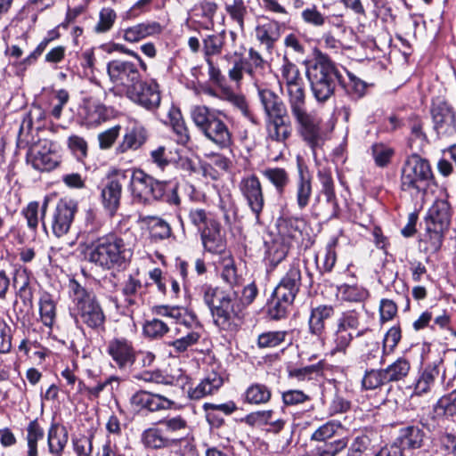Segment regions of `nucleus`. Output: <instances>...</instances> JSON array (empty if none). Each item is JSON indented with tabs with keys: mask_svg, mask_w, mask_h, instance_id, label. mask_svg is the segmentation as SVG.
<instances>
[{
	"mask_svg": "<svg viewBox=\"0 0 456 456\" xmlns=\"http://www.w3.org/2000/svg\"><path fill=\"white\" fill-rule=\"evenodd\" d=\"M313 56L305 62V75L314 97L325 102L334 94L337 84L342 83V75L330 58L318 48L314 49Z\"/></svg>",
	"mask_w": 456,
	"mask_h": 456,
	"instance_id": "f257e3e1",
	"label": "nucleus"
},
{
	"mask_svg": "<svg viewBox=\"0 0 456 456\" xmlns=\"http://www.w3.org/2000/svg\"><path fill=\"white\" fill-rule=\"evenodd\" d=\"M291 115L297 133L314 152L322 144L320 119L306 108L304 83L286 89Z\"/></svg>",
	"mask_w": 456,
	"mask_h": 456,
	"instance_id": "f03ea898",
	"label": "nucleus"
},
{
	"mask_svg": "<svg viewBox=\"0 0 456 456\" xmlns=\"http://www.w3.org/2000/svg\"><path fill=\"white\" fill-rule=\"evenodd\" d=\"M132 255L131 248L115 233L98 238L85 251L86 259L103 270L123 266L129 262Z\"/></svg>",
	"mask_w": 456,
	"mask_h": 456,
	"instance_id": "7ed1b4c3",
	"label": "nucleus"
},
{
	"mask_svg": "<svg viewBox=\"0 0 456 456\" xmlns=\"http://www.w3.org/2000/svg\"><path fill=\"white\" fill-rule=\"evenodd\" d=\"M203 300L210 310L214 322L222 330H230L234 318L240 317L242 307L236 300V293H229L217 287L205 285Z\"/></svg>",
	"mask_w": 456,
	"mask_h": 456,
	"instance_id": "20e7f679",
	"label": "nucleus"
},
{
	"mask_svg": "<svg viewBox=\"0 0 456 456\" xmlns=\"http://www.w3.org/2000/svg\"><path fill=\"white\" fill-rule=\"evenodd\" d=\"M69 290L74 303L73 314L88 328L104 330L105 314L95 295L76 281H70Z\"/></svg>",
	"mask_w": 456,
	"mask_h": 456,
	"instance_id": "39448f33",
	"label": "nucleus"
},
{
	"mask_svg": "<svg viewBox=\"0 0 456 456\" xmlns=\"http://www.w3.org/2000/svg\"><path fill=\"white\" fill-rule=\"evenodd\" d=\"M433 183L434 175L429 162L418 154L409 156L401 169V190L417 197L424 194Z\"/></svg>",
	"mask_w": 456,
	"mask_h": 456,
	"instance_id": "423d86ee",
	"label": "nucleus"
},
{
	"mask_svg": "<svg viewBox=\"0 0 456 456\" xmlns=\"http://www.w3.org/2000/svg\"><path fill=\"white\" fill-rule=\"evenodd\" d=\"M189 223L200 234L203 247L211 253H222L225 241L221 234V224L215 216L205 208L194 207L188 210Z\"/></svg>",
	"mask_w": 456,
	"mask_h": 456,
	"instance_id": "0eeeda50",
	"label": "nucleus"
},
{
	"mask_svg": "<svg viewBox=\"0 0 456 456\" xmlns=\"http://www.w3.org/2000/svg\"><path fill=\"white\" fill-rule=\"evenodd\" d=\"M107 74L112 83V90L126 93L140 78L137 64L125 60H113L107 64Z\"/></svg>",
	"mask_w": 456,
	"mask_h": 456,
	"instance_id": "6e6552de",
	"label": "nucleus"
},
{
	"mask_svg": "<svg viewBox=\"0 0 456 456\" xmlns=\"http://www.w3.org/2000/svg\"><path fill=\"white\" fill-rule=\"evenodd\" d=\"M431 116L438 137L450 139L456 134V110L449 102L441 99L434 101Z\"/></svg>",
	"mask_w": 456,
	"mask_h": 456,
	"instance_id": "1a4fd4ad",
	"label": "nucleus"
},
{
	"mask_svg": "<svg viewBox=\"0 0 456 456\" xmlns=\"http://www.w3.org/2000/svg\"><path fill=\"white\" fill-rule=\"evenodd\" d=\"M52 142L40 139L33 143L28 152L27 160L32 167L41 172L54 169L61 162L60 156L52 149Z\"/></svg>",
	"mask_w": 456,
	"mask_h": 456,
	"instance_id": "9d476101",
	"label": "nucleus"
},
{
	"mask_svg": "<svg viewBox=\"0 0 456 456\" xmlns=\"http://www.w3.org/2000/svg\"><path fill=\"white\" fill-rule=\"evenodd\" d=\"M125 94L130 101L150 111L157 110L161 102L158 84L154 81L148 83L141 78L126 89Z\"/></svg>",
	"mask_w": 456,
	"mask_h": 456,
	"instance_id": "9b49d317",
	"label": "nucleus"
},
{
	"mask_svg": "<svg viewBox=\"0 0 456 456\" xmlns=\"http://www.w3.org/2000/svg\"><path fill=\"white\" fill-rule=\"evenodd\" d=\"M239 190L254 214L256 222L260 224V215L265 200L259 178L254 174L242 177L239 183Z\"/></svg>",
	"mask_w": 456,
	"mask_h": 456,
	"instance_id": "f8f14e48",
	"label": "nucleus"
},
{
	"mask_svg": "<svg viewBox=\"0 0 456 456\" xmlns=\"http://www.w3.org/2000/svg\"><path fill=\"white\" fill-rule=\"evenodd\" d=\"M77 210V203L72 200L61 199L50 217V226L54 236L61 238L67 234Z\"/></svg>",
	"mask_w": 456,
	"mask_h": 456,
	"instance_id": "ddd939ff",
	"label": "nucleus"
},
{
	"mask_svg": "<svg viewBox=\"0 0 456 456\" xmlns=\"http://www.w3.org/2000/svg\"><path fill=\"white\" fill-rule=\"evenodd\" d=\"M126 182V172L117 171L109 178L108 182L102 189L101 197L102 206L111 216H113L119 208L123 185Z\"/></svg>",
	"mask_w": 456,
	"mask_h": 456,
	"instance_id": "4468645a",
	"label": "nucleus"
},
{
	"mask_svg": "<svg viewBox=\"0 0 456 456\" xmlns=\"http://www.w3.org/2000/svg\"><path fill=\"white\" fill-rule=\"evenodd\" d=\"M107 354L119 370L131 367L136 359L133 343L125 338H114L107 344Z\"/></svg>",
	"mask_w": 456,
	"mask_h": 456,
	"instance_id": "2eb2a0df",
	"label": "nucleus"
},
{
	"mask_svg": "<svg viewBox=\"0 0 456 456\" xmlns=\"http://www.w3.org/2000/svg\"><path fill=\"white\" fill-rule=\"evenodd\" d=\"M301 287V272L292 265L276 286L273 295L285 303H293Z\"/></svg>",
	"mask_w": 456,
	"mask_h": 456,
	"instance_id": "dca6fc26",
	"label": "nucleus"
},
{
	"mask_svg": "<svg viewBox=\"0 0 456 456\" xmlns=\"http://www.w3.org/2000/svg\"><path fill=\"white\" fill-rule=\"evenodd\" d=\"M130 403L138 410L145 409L151 412L169 410L175 405V402L167 397L142 390L134 394L130 398Z\"/></svg>",
	"mask_w": 456,
	"mask_h": 456,
	"instance_id": "f3484780",
	"label": "nucleus"
},
{
	"mask_svg": "<svg viewBox=\"0 0 456 456\" xmlns=\"http://www.w3.org/2000/svg\"><path fill=\"white\" fill-rule=\"evenodd\" d=\"M312 194V176L307 167L298 160L297 177L294 188V196L298 209L303 210L309 205Z\"/></svg>",
	"mask_w": 456,
	"mask_h": 456,
	"instance_id": "a211bd4d",
	"label": "nucleus"
},
{
	"mask_svg": "<svg viewBox=\"0 0 456 456\" xmlns=\"http://www.w3.org/2000/svg\"><path fill=\"white\" fill-rule=\"evenodd\" d=\"M265 128L268 139L277 142H285L292 133L289 114L265 118Z\"/></svg>",
	"mask_w": 456,
	"mask_h": 456,
	"instance_id": "6ab92c4d",
	"label": "nucleus"
},
{
	"mask_svg": "<svg viewBox=\"0 0 456 456\" xmlns=\"http://www.w3.org/2000/svg\"><path fill=\"white\" fill-rule=\"evenodd\" d=\"M141 441L145 448L151 450L171 448L177 444L176 438L167 436L160 428L145 429L142 433Z\"/></svg>",
	"mask_w": 456,
	"mask_h": 456,
	"instance_id": "aec40b11",
	"label": "nucleus"
},
{
	"mask_svg": "<svg viewBox=\"0 0 456 456\" xmlns=\"http://www.w3.org/2000/svg\"><path fill=\"white\" fill-rule=\"evenodd\" d=\"M442 362L443 360H440L438 362L425 367L414 384L412 395L421 396L432 391L436 379L440 375V364Z\"/></svg>",
	"mask_w": 456,
	"mask_h": 456,
	"instance_id": "412c9836",
	"label": "nucleus"
},
{
	"mask_svg": "<svg viewBox=\"0 0 456 456\" xmlns=\"http://www.w3.org/2000/svg\"><path fill=\"white\" fill-rule=\"evenodd\" d=\"M258 96L266 116L265 118L288 114L285 103L280 96L272 90L258 88Z\"/></svg>",
	"mask_w": 456,
	"mask_h": 456,
	"instance_id": "4be33fe9",
	"label": "nucleus"
},
{
	"mask_svg": "<svg viewBox=\"0 0 456 456\" xmlns=\"http://www.w3.org/2000/svg\"><path fill=\"white\" fill-rule=\"evenodd\" d=\"M147 138L146 129L141 126H134L124 134L121 142L116 148V153L122 154L130 150H138L145 143Z\"/></svg>",
	"mask_w": 456,
	"mask_h": 456,
	"instance_id": "5701e85b",
	"label": "nucleus"
},
{
	"mask_svg": "<svg viewBox=\"0 0 456 456\" xmlns=\"http://www.w3.org/2000/svg\"><path fill=\"white\" fill-rule=\"evenodd\" d=\"M223 378L218 373L210 372L195 387L189 390V396L191 399L199 400L213 395L223 386Z\"/></svg>",
	"mask_w": 456,
	"mask_h": 456,
	"instance_id": "b1692460",
	"label": "nucleus"
},
{
	"mask_svg": "<svg viewBox=\"0 0 456 456\" xmlns=\"http://www.w3.org/2000/svg\"><path fill=\"white\" fill-rule=\"evenodd\" d=\"M332 305H320L311 310L308 320L309 330L312 334L321 336L325 330V322L334 315Z\"/></svg>",
	"mask_w": 456,
	"mask_h": 456,
	"instance_id": "393cba45",
	"label": "nucleus"
},
{
	"mask_svg": "<svg viewBox=\"0 0 456 456\" xmlns=\"http://www.w3.org/2000/svg\"><path fill=\"white\" fill-rule=\"evenodd\" d=\"M161 26L159 22H142L129 27L123 31V38L129 43H136L145 37L159 34Z\"/></svg>",
	"mask_w": 456,
	"mask_h": 456,
	"instance_id": "a878e982",
	"label": "nucleus"
},
{
	"mask_svg": "<svg viewBox=\"0 0 456 456\" xmlns=\"http://www.w3.org/2000/svg\"><path fill=\"white\" fill-rule=\"evenodd\" d=\"M204 135L220 149L227 148L232 144V134L220 117L212 123Z\"/></svg>",
	"mask_w": 456,
	"mask_h": 456,
	"instance_id": "bb28decb",
	"label": "nucleus"
},
{
	"mask_svg": "<svg viewBox=\"0 0 456 456\" xmlns=\"http://www.w3.org/2000/svg\"><path fill=\"white\" fill-rule=\"evenodd\" d=\"M221 260L219 262L220 275L224 282L230 287L234 288L242 283V277L238 273L235 263L231 254L225 252L224 249L222 253Z\"/></svg>",
	"mask_w": 456,
	"mask_h": 456,
	"instance_id": "cd10ccee",
	"label": "nucleus"
},
{
	"mask_svg": "<svg viewBox=\"0 0 456 456\" xmlns=\"http://www.w3.org/2000/svg\"><path fill=\"white\" fill-rule=\"evenodd\" d=\"M451 221V207L447 200H436L428 211L426 223L448 229Z\"/></svg>",
	"mask_w": 456,
	"mask_h": 456,
	"instance_id": "c85d7f7f",
	"label": "nucleus"
},
{
	"mask_svg": "<svg viewBox=\"0 0 456 456\" xmlns=\"http://www.w3.org/2000/svg\"><path fill=\"white\" fill-rule=\"evenodd\" d=\"M190 114L192 122L203 134L219 117L218 112L205 105L192 106Z\"/></svg>",
	"mask_w": 456,
	"mask_h": 456,
	"instance_id": "c756f323",
	"label": "nucleus"
},
{
	"mask_svg": "<svg viewBox=\"0 0 456 456\" xmlns=\"http://www.w3.org/2000/svg\"><path fill=\"white\" fill-rule=\"evenodd\" d=\"M128 181L130 183L131 191L134 198L141 202L147 203L151 176L142 170H136L133 173Z\"/></svg>",
	"mask_w": 456,
	"mask_h": 456,
	"instance_id": "7c9ffc66",
	"label": "nucleus"
},
{
	"mask_svg": "<svg viewBox=\"0 0 456 456\" xmlns=\"http://www.w3.org/2000/svg\"><path fill=\"white\" fill-rule=\"evenodd\" d=\"M423 439L424 433L419 427L408 426L400 429L397 442L402 451H403L405 448H420L423 444Z\"/></svg>",
	"mask_w": 456,
	"mask_h": 456,
	"instance_id": "2f4dec72",
	"label": "nucleus"
},
{
	"mask_svg": "<svg viewBox=\"0 0 456 456\" xmlns=\"http://www.w3.org/2000/svg\"><path fill=\"white\" fill-rule=\"evenodd\" d=\"M68 432L64 427L53 424L47 435V444L50 453L61 456L68 443Z\"/></svg>",
	"mask_w": 456,
	"mask_h": 456,
	"instance_id": "473e14b6",
	"label": "nucleus"
},
{
	"mask_svg": "<svg viewBox=\"0 0 456 456\" xmlns=\"http://www.w3.org/2000/svg\"><path fill=\"white\" fill-rule=\"evenodd\" d=\"M256 37L267 49H272L281 37L280 26L275 21L258 24L256 28Z\"/></svg>",
	"mask_w": 456,
	"mask_h": 456,
	"instance_id": "72a5a7b5",
	"label": "nucleus"
},
{
	"mask_svg": "<svg viewBox=\"0 0 456 456\" xmlns=\"http://www.w3.org/2000/svg\"><path fill=\"white\" fill-rule=\"evenodd\" d=\"M39 314L42 323L52 329L57 317L56 302L48 293H44L39 298Z\"/></svg>",
	"mask_w": 456,
	"mask_h": 456,
	"instance_id": "f704fd0d",
	"label": "nucleus"
},
{
	"mask_svg": "<svg viewBox=\"0 0 456 456\" xmlns=\"http://www.w3.org/2000/svg\"><path fill=\"white\" fill-rule=\"evenodd\" d=\"M436 418H450L456 416V388L441 396L433 405Z\"/></svg>",
	"mask_w": 456,
	"mask_h": 456,
	"instance_id": "c9c22d12",
	"label": "nucleus"
},
{
	"mask_svg": "<svg viewBox=\"0 0 456 456\" xmlns=\"http://www.w3.org/2000/svg\"><path fill=\"white\" fill-rule=\"evenodd\" d=\"M360 313L354 310L344 312L338 318L336 328L342 331L351 333L352 335L356 332V337H361L364 334V330H358L360 327Z\"/></svg>",
	"mask_w": 456,
	"mask_h": 456,
	"instance_id": "e433bc0d",
	"label": "nucleus"
},
{
	"mask_svg": "<svg viewBox=\"0 0 456 456\" xmlns=\"http://www.w3.org/2000/svg\"><path fill=\"white\" fill-rule=\"evenodd\" d=\"M447 229L426 223V232L422 241L426 244L425 250L436 252L442 246L444 232Z\"/></svg>",
	"mask_w": 456,
	"mask_h": 456,
	"instance_id": "4c0bfd02",
	"label": "nucleus"
},
{
	"mask_svg": "<svg viewBox=\"0 0 456 456\" xmlns=\"http://www.w3.org/2000/svg\"><path fill=\"white\" fill-rule=\"evenodd\" d=\"M146 220L153 240H163L171 237L172 228L167 221L158 216H148Z\"/></svg>",
	"mask_w": 456,
	"mask_h": 456,
	"instance_id": "58836bf2",
	"label": "nucleus"
},
{
	"mask_svg": "<svg viewBox=\"0 0 456 456\" xmlns=\"http://www.w3.org/2000/svg\"><path fill=\"white\" fill-rule=\"evenodd\" d=\"M387 383L403 379L411 370V363L405 358H398L395 362L383 369Z\"/></svg>",
	"mask_w": 456,
	"mask_h": 456,
	"instance_id": "ea45409f",
	"label": "nucleus"
},
{
	"mask_svg": "<svg viewBox=\"0 0 456 456\" xmlns=\"http://www.w3.org/2000/svg\"><path fill=\"white\" fill-rule=\"evenodd\" d=\"M271 389L264 384H252L245 392V401L251 404H261L270 401Z\"/></svg>",
	"mask_w": 456,
	"mask_h": 456,
	"instance_id": "a19ab883",
	"label": "nucleus"
},
{
	"mask_svg": "<svg viewBox=\"0 0 456 456\" xmlns=\"http://www.w3.org/2000/svg\"><path fill=\"white\" fill-rule=\"evenodd\" d=\"M263 175L274 186L279 194H282L289 183L288 172L281 167H271L263 171Z\"/></svg>",
	"mask_w": 456,
	"mask_h": 456,
	"instance_id": "79ce46f5",
	"label": "nucleus"
},
{
	"mask_svg": "<svg viewBox=\"0 0 456 456\" xmlns=\"http://www.w3.org/2000/svg\"><path fill=\"white\" fill-rule=\"evenodd\" d=\"M347 444L348 441L346 438H341L318 445L314 449L306 452L304 456H336L347 446Z\"/></svg>",
	"mask_w": 456,
	"mask_h": 456,
	"instance_id": "37998d69",
	"label": "nucleus"
},
{
	"mask_svg": "<svg viewBox=\"0 0 456 456\" xmlns=\"http://www.w3.org/2000/svg\"><path fill=\"white\" fill-rule=\"evenodd\" d=\"M200 339L198 332H189L186 336L177 339L169 341L167 345L171 348L169 351L170 355H178L188 350L189 347L195 345Z\"/></svg>",
	"mask_w": 456,
	"mask_h": 456,
	"instance_id": "c03bdc74",
	"label": "nucleus"
},
{
	"mask_svg": "<svg viewBox=\"0 0 456 456\" xmlns=\"http://www.w3.org/2000/svg\"><path fill=\"white\" fill-rule=\"evenodd\" d=\"M318 179L322 185V191L325 195L327 201L335 208L338 204L331 172L326 168L320 169L318 171Z\"/></svg>",
	"mask_w": 456,
	"mask_h": 456,
	"instance_id": "a18cd8bd",
	"label": "nucleus"
},
{
	"mask_svg": "<svg viewBox=\"0 0 456 456\" xmlns=\"http://www.w3.org/2000/svg\"><path fill=\"white\" fill-rule=\"evenodd\" d=\"M303 224V221L298 218L283 219L279 224V232L284 240H297L302 235Z\"/></svg>",
	"mask_w": 456,
	"mask_h": 456,
	"instance_id": "49530a36",
	"label": "nucleus"
},
{
	"mask_svg": "<svg viewBox=\"0 0 456 456\" xmlns=\"http://www.w3.org/2000/svg\"><path fill=\"white\" fill-rule=\"evenodd\" d=\"M225 43V32L208 35L203 40V50L207 58L222 53Z\"/></svg>",
	"mask_w": 456,
	"mask_h": 456,
	"instance_id": "de8ad7c7",
	"label": "nucleus"
},
{
	"mask_svg": "<svg viewBox=\"0 0 456 456\" xmlns=\"http://www.w3.org/2000/svg\"><path fill=\"white\" fill-rule=\"evenodd\" d=\"M281 78L283 82L281 83V86L284 85L285 89L303 83L298 68L287 59L281 67Z\"/></svg>",
	"mask_w": 456,
	"mask_h": 456,
	"instance_id": "09e8293b",
	"label": "nucleus"
},
{
	"mask_svg": "<svg viewBox=\"0 0 456 456\" xmlns=\"http://www.w3.org/2000/svg\"><path fill=\"white\" fill-rule=\"evenodd\" d=\"M169 117L173 130L177 136V142L183 145L187 144L190 141L189 130L185 126V122L183 119L180 111L175 110L169 114Z\"/></svg>",
	"mask_w": 456,
	"mask_h": 456,
	"instance_id": "8fccbe9b",
	"label": "nucleus"
},
{
	"mask_svg": "<svg viewBox=\"0 0 456 456\" xmlns=\"http://www.w3.org/2000/svg\"><path fill=\"white\" fill-rule=\"evenodd\" d=\"M44 437V430L37 420L29 422L27 428L28 456H37V441Z\"/></svg>",
	"mask_w": 456,
	"mask_h": 456,
	"instance_id": "3c124183",
	"label": "nucleus"
},
{
	"mask_svg": "<svg viewBox=\"0 0 456 456\" xmlns=\"http://www.w3.org/2000/svg\"><path fill=\"white\" fill-rule=\"evenodd\" d=\"M343 430V427L338 421H328L319 427L311 436V439L318 442H324L338 435Z\"/></svg>",
	"mask_w": 456,
	"mask_h": 456,
	"instance_id": "603ef678",
	"label": "nucleus"
},
{
	"mask_svg": "<svg viewBox=\"0 0 456 456\" xmlns=\"http://www.w3.org/2000/svg\"><path fill=\"white\" fill-rule=\"evenodd\" d=\"M142 331L147 338L157 339L164 337L169 331V327L164 321L153 318L144 322Z\"/></svg>",
	"mask_w": 456,
	"mask_h": 456,
	"instance_id": "864d4df0",
	"label": "nucleus"
},
{
	"mask_svg": "<svg viewBox=\"0 0 456 456\" xmlns=\"http://www.w3.org/2000/svg\"><path fill=\"white\" fill-rule=\"evenodd\" d=\"M383 349H380L378 341H370L366 345V349L361 354V362L365 365H376L383 362Z\"/></svg>",
	"mask_w": 456,
	"mask_h": 456,
	"instance_id": "5fc2aeb1",
	"label": "nucleus"
},
{
	"mask_svg": "<svg viewBox=\"0 0 456 456\" xmlns=\"http://www.w3.org/2000/svg\"><path fill=\"white\" fill-rule=\"evenodd\" d=\"M117 19L116 12L110 8L104 7L99 12V20L94 26V31L98 34L110 31Z\"/></svg>",
	"mask_w": 456,
	"mask_h": 456,
	"instance_id": "6e6d98bb",
	"label": "nucleus"
},
{
	"mask_svg": "<svg viewBox=\"0 0 456 456\" xmlns=\"http://www.w3.org/2000/svg\"><path fill=\"white\" fill-rule=\"evenodd\" d=\"M159 424L164 427V432L170 435L184 433L189 429L187 420L180 415L163 419Z\"/></svg>",
	"mask_w": 456,
	"mask_h": 456,
	"instance_id": "4d7b16f0",
	"label": "nucleus"
},
{
	"mask_svg": "<svg viewBox=\"0 0 456 456\" xmlns=\"http://www.w3.org/2000/svg\"><path fill=\"white\" fill-rule=\"evenodd\" d=\"M387 383L383 369L367 370L362 380V387L369 390L376 389Z\"/></svg>",
	"mask_w": 456,
	"mask_h": 456,
	"instance_id": "13d9d810",
	"label": "nucleus"
},
{
	"mask_svg": "<svg viewBox=\"0 0 456 456\" xmlns=\"http://www.w3.org/2000/svg\"><path fill=\"white\" fill-rule=\"evenodd\" d=\"M339 85L346 89L348 94H351L354 98L362 97L367 87V85L364 81L361 80L351 73H348V81L346 82L342 78V83Z\"/></svg>",
	"mask_w": 456,
	"mask_h": 456,
	"instance_id": "bf43d9fd",
	"label": "nucleus"
},
{
	"mask_svg": "<svg viewBox=\"0 0 456 456\" xmlns=\"http://www.w3.org/2000/svg\"><path fill=\"white\" fill-rule=\"evenodd\" d=\"M285 331H268L258 336L257 345L260 348H272L280 346L285 341Z\"/></svg>",
	"mask_w": 456,
	"mask_h": 456,
	"instance_id": "052dcab7",
	"label": "nucleus"
},
{
	"mask_svg": "<svg viewBox=\"0 0 456 456\" xmlns=\"http://www.w3.org/2000/svg\"><path fill=\"white\" fill-rule=\"evenodd\" d=\"M292 303H285L278 296L273 294L272 299L267 305V313L270 318L279 320L286 316L287 310Z\"/></svg>",
	"mask_w": 456,
	"mask_h": 456,
	"instance_id": "680f3d73",
	"label": "nucleus"
},
{
	"mask_svg": "<svg viewBox=\"0 0 456 456\" xmlns=\"http://www.w3.org/2000/svg\"><path fill=\"white\" fill-rule=\"evenodd\" d=\"M354 339V335L348 332L342 331L336 328L333 344L334 347L331 350V354H335L337 353L346 354L347 348L349 347L351 342Z\"/></svg>",
	"mask_w": 456,
	"mask_h": 456,
	"instance_id": "e2e57ef3",
	"label": "nucleus"
},
{
	"mask_svg": "<svg viewBox=\"0 0 456 456\" xmlns=\"http://www.w3.org/2000/svg\"><path fill=\"white\" fill-rule=\"evenodd\" d=\"M119 386V379L116 376H110L104 381L99 382L95 387H90L88 390V398L94 399L99 397L103 390H109L110 393L117 389Z\"/></svg>",
	"mask_w": 456,
	"mask_h": 456,
	"instance_id": "0e129e2a",
	"label": "nucleus"
},
{
	"mask_svg": "<svg viewBox=\"0 0 456 456\" xmlns=\"http://www.w3.org/2000/svg\"><path fill=\"white\" fill-rule=\"evenodd\" d=\"M370 447L371 439L368 435L357 436L350 445L348 456H362L364 452L370 450Z\"/></svg>",
	"mask_w": 456,
	"mask_h": 456,
	"instance_id": "69168bd1",
	"label": "nucleus"
},
{
	"mask_svg": "<svg viewBox=\"0 0 456 456\" xmlns=\"http://www.w3.org/2000/svg\"><path fill=\"white\" fill-rule=\"evenodd\" d=\"M287 242L274 241L268 249V258L273 266L280 264L288 255L289 246Z\"/></svg>",
	"mask_w": 456,
	"mask_h": 456,
	"instance_id": "338daca9",
	"label": "nucleus"
},
{
	"mask_svg": "<svg viewBox=\"0 0 456 456\" xmlns=\"http://www.w3.org/2000/svg\"><path fill=\"white\" fill-rule=\"evenodd\" d=\"M372 155L377 166L383 167L390 162L394 150L384 144H375L372 146Z\"/></svg>",
	"mask_w": 456,
	"mask_h": 456,
	"instance_id": "774afa93",
	"label": "nucleus"
}]
</instances>
